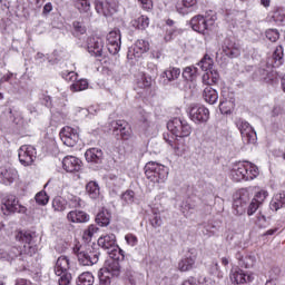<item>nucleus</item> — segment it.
<instances>
[{
  "label": "nucleus",
  "mask_w": 285,
  "mask_h": 285,
  "mask_svg": "<svg viewBox=\"0 0 285 285\" xmlns=\"http://www.w3.org/2000/svg\"><path fill=\"white\" fill-rule=\"evenodd\" d=\"M285 206V193H279L274 196L272 199L269 207L271 210H279V208H284Z\"/></svg>",
  "instance_id": "c85d7f7f"
},
{
  "label": "nucleus",
  "mask_w": 285,
  "mask_h": 285,
  "mask_svg": "<svg viewBox=\"0 0 285 285\" xmlns=\"http://www.w3.org/2000/svg\"><path fill=\"white\" fill-rule=\"evenodd\" d=\"M86 193L91 199H97L100 195L99 184L97 181H89L86 185Z\"/></svg>",
  "instance_id": "72a5a7b5"
},
{
  "label": "nucleus",
  "mask_w": 285,
  "mask_h": 285,
  "mask_svg": "<svg viewBox=\"0 0 285 285\" xmlns=\"http://www.w3.org/2000/svg\"><path fill=\"white\" fill-rule=\"evenodd\" d=\"M72 3L80 14H88L90 12V0H72Z\"/></svg>",
  "instance_id": "473e14b6"
},
{
  "label": "nucleus",
  "mask_w": 285,
  "mask_h": 285,
  "mask_svg": "<svg viewBox=\"0 0 285 285\" xmlns=\"http://www.w3.org/2000/svg\"><path fill=\"white\" fill-rule=\"evenodd\" d=\"M98 226H108L110 224V212L108 209L100 210L96 216Z\"/></svg>",
  "instance_id": "c9c22d12"
},
{
  "label": "nucleus",
  "mask_w": 285,
  "mask_h": 285,
  "mask_svg": "<svg viewBox=\"0 0 285 285\" xmlns=\"http://www.w3.org/2000/svg\"><path fill=\"white\" fill-rule=\"evenodd\" d=\"M166 141L174 148V153L178 157H184L188 151V145H186V140L184 139H176V141L166 139Z\"/></svg>",
  "instance_id": "393cba45"
},
{
  "label": "nucleus",
  "mask_w": 285,
  "mask_h": 285,
  "mask_svg": "<svg viewBox=\"0 0 285 285\" xmlns=\"http://www.w3.org/2000/svg\"><path fill=\"white\" fill-rule=\"evenodd\" d=\"M121 202H122V204H134V202H135V191L126 190L125 193H122Z\"/></svg>",
  "instance_id": "de8ad7c7"
},
{
  "label": "nucleus",
  "mask_w": 285,
  "mask_h": 285,
  "mask_svg": "<svg viewBox=\"0 0 285 285\" xmlns=\"http://www.w3.org/2000/svg\"><path fill=\"white\" fill-rule=\"evenodd\" d=\"M234 200H238L240 204L248 206V202H250V193L247 188H242L234 195Z\"/></svg>",
  "instance_id": "f704fd0d"
},
{
  "label": "nucleus",
  "mask_w": 285,
  "mask_h": 285,
  "mask_svg": "<svg viewBox=\"0 0 285 285\" xmlns=\"http://www.w3.org/2000/svg\"><path fill=\"white\" fill-rule=\"evenodd\" d=\"M261 205H258L257 202L252 200L250 204L247 207V215L248 217L255 215V213H257V209L259 208Z\"/></svg>",
  "instance_id": "680f3d73"
},
{
  "label": "nucleus",
  "mask_w": 285,
  "mask_h": 285,
  "mask_svg": "<svg viewBox=\"0 0 285 285\" xmlns=\"http://www.w3.org/2000/svg\"><path fill=\"white\" fill-rule=\"evenodd\" d=\"M69 204L71 208H81V206H83V200L78 196H71L69 198Z\"/></svg>",
  "instance_id": "052dcab7"
},
{
  "label": "nucleus",
  "mask_w": 285,
  "mask_h": 285,
  "mask_svg": "<svg viewBox=\"0 0 285 285\" xmlns=\"http://www.w3.org/2000/svg\"><path fill=\"white\" fill-rule=\"evenodd\" d=\"M268 66H272V68H279L282 63H284V47L278 46L274 50L272 57L268 59Z\"/></svg>",
  "instance_id": "4be33fe9"
},
{
  "label": "nucleus",
  "mask_w": 285,
  "mask_h": 285,
  "mask_svg": "<svg viewBox=\"0 0 285 285\" xmlns=\"http://www.w3.org/2000/svg\"><path fill=\"white\" fill-rule=\"evenodd\" d=\"M125 242L128 244V246L135 247L137 244H139V239L135 234H127L125 236Z\"/></svg>",
  "instance_id": "13d9d810"
},
{
  "label": "nucleus",
  "mask_w": 285,
  "mask_h": 285,
  "mask_svg": "<svg viewBox=\"0 0 285 285\" xmlns=\"http://www.w3.org/2000/svg\"><path fill=\"white\" fill-rule=\"evenodd\" d=\"M167 128L171 135L178 137L179 139H184L186 137H190L193 134V127L188 121L181 118H174L168 121Z\"/></svg>",
  "instance_id": "39448f33"
},
{
  "label": "nucleus",
  "mask_w": 285,
  "mask_h": 285,
  "mask_svg": "<svg viewBox=\"0 0 285 285\" xmlns=\"http://www.w3.org/2000/svg\"><path fill=\"white\" fill-rule=\"evenodd\" d=\"M48 194L46 191H40L36 195V202L39 204V206H46L49 202Z\"/></svg>",
  "instance_id": "864d4df0"
},
{
  "label": "nucleus",
  "mask_w": 285,
  "mask_h": 285,
  "mask_svg": "<svg viewBox=\"0 0 285 285\" xmlns=\"http://www.w3.org/2000/svg\"><path fill=\"white\" fill-rule=\"evenodd\" d=\"M177 35H179V31L170 28V29H167V32L165 35V41H173V37H177Z\"/></svg>",
  "instance_id": "0e129e2a"
},
{
  "label": "nucleus",
  "mask_w": 285,
  "mask_h": 285,
  "mask_svg": "<svg viewBox=\"0 0 285 285\" xmlns=\"http://www.w3.org/2000/svg\"><path fill=\"white\" fill-rule=\"evenodd\" d=\"M127 125H128V122L126 120H116V121H114L112 125H111L114 135L119 137V131L120 130H126Z\"/></svg>",
  "instance_id": "49530a36"
},
{
  "label": "nucleus",
  "mask_w": 285,
  "mask_h": 285,
  "mask_svg": "<svg viewBox=\"0 0 285 285\" xmlns=\"http://www.w3.org/2000/svg\"><path fill=\"white\" fill-rule=\"evenodd\" d=\"M53 10L52 3L48 2L43 6L42 14L43 17H48V14Z\"/></svg>",
  "instance_id": "774afa93"
},
{
  "label": "nucleus",
  "mask_w": 285,
  "mask_h": 285,
  "mask_svg": "<svg viewBox=\"0 0 285 285\" xmlns=\"http://www.w3.org/2000/svg\"><path fill=\"white\" fill-rule=\"evenodd\" d=\"M239 266H244L245 268H253L255 266V256L247 255L243 258V262L239 263Z\"/></svg>",
  "instance_id": "603ef678"
},
{
  "label": "nucleus",
  "mask_w": 285,
  "mask_h": 285,
  "mask_svg": "<svg viewBox=\"0 0 285 285\" xmlns=\"http://www.w3.org/2000/svg\"><path fill=\"white\" fill-rule=\"evenodd\" d=\"M95 8L98 14H104V17H111L115 14V7L110 6L108 1L96 0Z\"/></svg>",
  "instance_id": "5701e85b"
},
{
  "label": "nucleus",
  "mask_w": 285,
  "mask_h": 285,
  "mask_svg": "<svg viewBox=\"0 0 285 285\" xmlns=\"http://www.w3.org/2000/svg\"><path fill=\"white\" fill-rule=\"evenodd\" d=\"M150 50V43L144 39L137 40L134 45V57H141V55Z\"/></svg>",
  "instance_id": "bb28decb"
},
{
  "label": "nucleus",
  "mask_w": 285,
  "mask_h": 285,
  "mask_svg": "<svg viewBox=\"0 0 285 285\" xmlns=\"http://www.w3.org/2000/svg\"><path fill=\"white\" fill-rule=\"evenodd\" d=\"M72 279V275L68 272H65L59 276L58 284L59 285H68L70 284V281Z\"/></svg>",
  "instance_id": "4d7b16f0"
},
{
  "label": "nucleus",
  "mask_w": 285,
  "mask_h": 285,
  "mask_svg": "<svg viewBox=\"0 0 285 285\" xmlns=\"http://www.w3.org/2000/svg\"><path fill=\"white\" fill-rule=\"evenodd\" d=\"M195 262H197V250L190 249L184 258L178 262V271L180 273H188L195 268Z\"/></svg>",
  "instance_id": "2eb2a0df"
},
{
  "label": "nucleus",
  "mask_w": 285,
  "mask_h": 285,
  "mask_svg": "<svg viewBox=\"0 0 285 285\" xmlns=\"http://www.w3.org/2000/svg\"><path fill=\"white\" fill-rule=\"evenodd\" d=\"M81 90H88V80H86V79L76 80L70 86L71 92H81Z\"/></svg>",
  "instance_id": "ea45409f"
},
{
  "label": "nucleus",
  "mask_w": 285,
  "mask_h": 285,
  "mask_svg": "<svg viewBox=\"0 0 285 285\" xmlns=\"http://www.w3.org/2000/svg\"><path fill=\"white\" fill-rule=\"evenodd\" d=\"M107 48L110 55H118L121 50V31L112 30L107 35Z\"/></svg>",
  "instance_id": "ddd939ff"
},
{
  "label": "nucleus",
  "mask_w": 285,
  "mask_h": 285,
  "mask_svg": "<svg viewBox=\"0 0 285 285\" xmlns=\"http://www.w3.org/2000/svg\"><path fill=\"white\" fill-rule=\"evenodd\" d=\"M124 141H128V139H130V137H132V129L130 128V125L127 124V126L125 127V129L119 131L118 135Z\"/></svg>",
  "instance_id": "3c124183"
},
{
  "label": "nucleus",
  "mask_w": 285,
  "mask_h": 285,
  "mask_svg": "<svg viewBox=\"0 0 285 285\" xmlns=\"http://www.w3.org/2000/svg\"><path fill=\"white\" fill-rule=\"evenodd\" d=\"M136 86L140 89L150 88V86H153V78L141 72L137 76Z\"/></svg>",
  "instance_id": "2f4dec72"
},
{
  "label": "nucleus",
  "mask_w": 285,
  "mask_h": 285,
  "mask_svg": "<svg viewBox=\"0 0 285 285\" xmlns=\"http://www.w3.org/2000/svg\"><path fill=\"white\" fill-rule=\"evenodd\" d=\"M229 279L232 284H246L247 282H253V274H247L240 268H233L229 274Z\"/></svg>",
  "instance_id": "dca6fc26"
},
{
  "label": "nucleus",
  "mask_w": 285,
  "mask_h": 285,
  "mask_svg": "<svg viewBox=\"0 0 285 285\" xmlns=\"http://www.w3.org/2000/svg\"><path fill=\"white\" fill-rule=\"evenodd\" d=\"M86 160L91 164H101L104 151L99 148H90L85 153Z\"/></svg>",
  "instance_id": "a878e982"
},
{
  "label": "nucleus",
  "mask_w": 285,
  "mask_h": 285,
  "mask_svg": "<svg viewBox=\"0 0 285 285\" xmlns=\"http://www.w3.org/2000/svg\"><path fill=\"white\" fill-rule=\"evenodd\" d=\"M73 253L77 255L78 262L81 266H92L99 262V253L88 252L86 247L81 245H76L73 247Z\"/></svg>",
  "instance_id": "0eeeda50"
},
{
  "label": "nucleus",
  "mask_w": 285,
  "mask_h": 285,
  "mask_svg": "<svg viewBox=\"0 0 285 285\" xmlns=\"http://www.w3.org/2000/svg\"><path fill=\"white\" fill-rule=\"evenodd\" d=\"M181 75V69L177 67H169L164 71V77L168 79L169 81H175L176 79H179V76Z\"/></svg>",
  "instance_id": "4c0bfd02"
},
{
  "label": "nucleus",
  "mask_w": 285,
  "mask_h": 285,
  "mask_svg": "<svg viewBox=\"0 0 285 285\" xmlns=\"http://www.w3.org/2000/svg\"><path fill=\"white\" fill-rule=\"evenodd\" d=\"M98 246H100V248H104L105 250H111L108 252L109 255H114V257L117 255V248H119V246H117V236H115V234H107L105 236H100L98 238Z\"/></svg>",
  "instance_id": "4468645a"
},
{
  "label": "nucleus",
  "mask_w": 285,
  "mask_h": 285,
  "mask_svg": "<svg viewBox=\"0 0 285 285\" xmlns=\"http://www.w3.org/2000/svg\"><path fill=\"white\" fill-rule=\"evenodd\" d=\"M121 274V265H119V261L110 258L105 262L102 268H100L98 273V277L100 282H106V284H110V277H119Z\"/></svg>",
  "instance_id": "423d86ee"
},
{
  "label": "nucleus",
  "mask_w": 285,
  "mask_h": 285,
  "mask_svg": "<svg viewBox=\"0 0 285 285\" xmlns=\"http://www.w3.org/2000/svg\"><path fill=\"white\" fill-rule=\"evenodd\" d=\"M195 8H197V0H178L176 3L178 14H189Z\"/></svg>",
  "instance_id": "aec40b11"
},
{
  "label": "nucleus",
  "mask_w": 285,
  "mask_h": 285,
  "mask_svg": "<svg viewBox=\"0 0 285 285\" xmlns=\"http://www.w3.org/2000/svg\"><path fill=\"white\" fill-rule=\"evenodd\" d=\"M1 210L4 215H10L11 213H26L27 208L19 204L16 196L9 195L2 199Z\"/></svg>",
  "instance_id": "9b49d317"
},
{
  "label": "nucleus",
  "mask_w": 285,
  "mask_h": 285,
  "mask_svg": "<svg viewBox=\"0 0 285 285\" xmlns=\"http://www.w3.org/2000/svg\"><path fill=\"white\" fill-rule=\"evenodd\" d=\"M259 175V168L250 161H239L233 165L230 177L234 181H250Z\"/></svg>",
  "instance_id": "f257e3e1"
},
{
  "label": "nucleus",
  "mask_w": 285,
  "mask_h": 285,
  "mask_svg": "<svg viewBox=\"0 0 285 285\" xmlns=\"http://www.w3.org/2000/svg\"><path fill=\"white\" fill-rule=\"evenodd\" d=\"M198 66L204 72L213 70V58H210L208 55H205L204 58L198 62Z\"/></svg>",
  "instance_id": "a19ab883"
},
{
  "label": "nucleus",
  "mask_w": 285,
  "mask_h": 285,
  "mask_svg": "<svg viewBox=\"0 0 285 285\" xmlns=\"http://www.w3.org/2000/svg\"><path fill=\"white\" fill-rule=\"evenodd\" d=\"M272 19L275 21V23H284L285 21V10L283 8L276 9L274 12H272Z\"/></svg>",
  "instance_id": "c03bdc74"
},
{
  "label": "nucleus",
  "mask_w": 285,
  "mask_h": 285,
  "mask_svg": "<svg viewBox=\"0 0 285 285\" xmlns=\"http://www.w3.org/2000/svg\"><path fill=\"white\" fill-rule=\"evenodd\" d=\"M77 285H92L95 284V276L90 272H83L80 274L76 282Z\"/></svg>",
  "instance_id": "e433bc0d"
},
{
  "label": "nucleus",
  "mask_w": 285,
  "mask_h": 285,
  "mask_svg": "<svg viewBox=\"0 0 285 285\" xmlns=\"http://www.w3.org/2000/svg\"><path fill=\"white\" fill-rule=\"evenodd\" d=\"M268 223V219L266 216L262 213L257 215L256 224L259 226V228H265L266 224Z\"/></svg>",
  "instance_id": "e2e57ef3"
},
{
  "label": "nucleus",
  "mask_w": 285,
  "mask_h": 285,
  "mask_svg": "<svg viewBox=\"0 0 285 285\" xmlns=\"http://www.w3.org/2000/svg\"><path fill=\"white\" fill-rule=\"evenodd\" d=\"M79 75L75 71H65L62 72V79L66 81H72L73 83L77 81Z\"/></svg>",
  "instance_id": "bf43d9fd"
},
{
  "label": "nucleus",
  "mask_w": 285,
  "mask_h": 285,
  "mask_svg": "<svg viewBox=\"0 0 285 285\" xmlns=\"http://www.w3.org/2000/svg\"><path fill=\"white\" fill-rule=\"evenodd\" d=\"M18 157L22 166H32L37 159V149L32 145H22L18 150Z\"/></svg>",
  "instance_id": "9d476101"
},
{
  "label": "nucleus",
  "mask_w": 285,
  "mask_h": 285,
  "mask_svg": "<svg viewBox=\"0 0 285 285\" xmlns=\"http://www.w3.org/2000/svg\"><path fill=\"white\" fill-rule=\"evenodd\" d=\"M62 168L66 173H79L81 170V160L75 156H67L62 159Z\"/></svg>",
  "instance_id": "a211bd4d"
},
{
  "label": "nucleus",
  "mask_w": 285,
  "mask_h": 285,
  "mask_svg": "<svg viewBox=\"0 0 285 285\" xmlns=\"http://www.w3.org/2000/svg\"><path fill=\"white\" fill-rule=\"evenodd\" d=\"M67 219L71 224H86V222H90V215L83 210H71L67 214Z\"/></svg>",
  "instance_id": "412c9836"
},
{
  "label": "nucleus",
  "mask_w": 285,
  "mask_h": 285,
  "mask_svg": "<svg viewBox=\"0 0 285 285\" xmlns=\"http://www.w3.org/2000/svg\"><path fill=\"white\" fill-rule=\"evenodd\" d=\"M188 115L190 121L197 125L208 124V120L210 119V110H208V108L205 106L193 105L189 108Z\"/></svg>",
  "instance_id": "1a4fd4ad"
},
{
  "label": "nucleus",
  "mask_w": 285,
  "mask_h": 285,
  "mask_svg": "<svg viewBox=\"0 0 285 285\" xmlns=\"http://www.w3.org/2000/svg\"><path fill=\"white\" fill-rule=\"evenodd\" d=\"M0 181L2 184H12L17 179V170L14 169H3L0 174Z\"/></svg>",
  "instance_id": "7c9ffc66"
},
{
  "label": "nucleus",
  "mask_w": 285,
  "mask_h": 285,
  "mask_svg": "<svg viewBox=\"0 0 285 285\" xmlns=\"http://www.w3.org/2000/svg\"><path fill=\"white\" fill-rule=\"evenodd\" d=\"M183 77L186 81H194V79H197V67H186L183 71Z\"/></svg>",
  "instance_id": "79ce46f5"
},
{
  "label": "nucleus",
  "mask_w": 285,
  "mask_h": 285,
  "mask_svg": "<svg viewBox=\"0 0 285 285\" xmlns=\"http://www.w3.org/2000/svg\"><path fill=\"white\" fill-rule=\"evenodd\" d=\"M87 50L94 57H101L104 55V40L98 37L88 38Z\"/></svg>",
  "instance_id": "f3484780"
},
{
  "label": "nucleus",
  "mask_w": 285,
  "mask_h": 285,
  "mask_svg": "<svg viewBox=\"0 0 285 285\" xmlns=\"http://www.w3.org/2000/svg\"><path fill=\"white\" fill-rule=\"evenodd\" d=\"M248 205L239 202V200H235L233 203V214L237 215V216H242L244 215V213H246V208Z\"/></svg>",
  "instance_id": "37998d69"
},
{
  "label": "nucleus",
  "mask_w": 285,
  "mask_h": 285,
  "mask_svg": "<svg viewBox=\"0 0 285 285\" xmlns=\"http://www.w3.org/2000/svg\"><path fill=\"white\" fill-rule=\"evenodd\" d=\"M98 230V226L89 225V227L83 232L82 239H85V242H90Z\"/></svg>",
  "instance_id": "a18cd8bd"
},
{
  "label": "nucleus",
  "mask_w": 285,
  "mask_h": 285,
  "mask_svg": "<svg viewBox=\"0 0 285 285\" xmlns=\"http://www.w3.org/2000/svg\"><path fill=\"white\" fill-rule=\"evenodd\" d=\"M72 28H73V33L76 35V37L86 35V26H83L81 22L73 21Z\"/></svg>",
  "instance_id": "8fccbe9b"
},
{
  "label": "nucleus",
  "mask_w": 285,
  "mask_h": 285,
  "mask_svg": "<svg viewBox=\"0 0 285 285\" xmlns=\"http://www.w3.org/2000/svg\"><path fill=\"white\" fill-rule=\"evenodd\" d=\"M145 175L154 184H165L168 179V167L150 161L145 166Z\"/></svg>",
  "instance_id": "7ed1b4c3"
},
{
  "label": "nucleus",
  "mask_w": 285,
  "mask_h": 285,
  "mask_svg": "<svg viewBox=\"0 0 285 285\" xmlns=\"http://www.w3.org/2000/svg\"><path fill=\"white\" fill-rule=\"evenodd\" d=\"M60 139L68 148H75V145L79 144V129H75L70 126L63 127L60 130Z\"/></svg>",
  "instance_id": "f8f14e48"
},
{
  "label": "nucleus",
  "mask_w": 285,
  "mask_h": 285,
  "mask_svg": "<svg viewBox=\"0 0 285 285\" xmlns=\"http://www.w3.org/2000/svg\"><path fill=\"white\" fill-rule=\"evenodd\" d=\"M150 224L153 228H159V226H161L163 224L161 216H154V218L150 219Z\"/></svg>",
  "instance_id": "69168bd1"
},
{
  "label": "nucleus",
  "mask_w": 285,
  "mask_h": 285,
  "mask_svg": "<svg viewBox=\"0 0 285 285\" xmlns=\"http://www.w3.org/2000/svg\"><path fill=\"white\" fill-rule=\"evenodd\" d=\"M131 26L136 30H146L150 26V19L147 16H140L131 20Z\"/></svg>",
  "instance_id": "c756f323"
},
{
  "label": "nucleus",
  "mask_w": 285,
  "mask_h": 285,
  "mask_svg": "<svg viewBox=\"0 0 285 285\" xmlns=\"http://www.w3.org/2000/svg\"><path fill=\"white\" fill-rule=\"evenodd\" d=\"M215 21H217V13L209 11L205 16H195L191 18L190 26L195 32L204 35L206 30H213Z\"/></svg>",
  "instance_id": "20e7f679"
},
{
  "label": "nucleus",
  "mask_w": 285,
  "mask_h": 285,
  "mask_svg": "<svg viewBox=\"0 0 285 285\" xmlns=\"http://www.w3.org/2000/svg\"><path fill=\"white\" fill-rule=\"evenodd\" d=\"M203 83H205V86H213L210 71H206V73L203 76Z\"/></svg>",
  "instance_id": "338daca9"
},
{
  "label": "nucleus",
  "mask_w": 285,
  "mask_h": 285,
  "mask_svg": "<svg viewBox=\"0 0 285 285\" xmlns=\"http://www.w3.org/2000/svg\"><path fill=\"white\" fill-rule=\"evenodd\" d=\"M68 271H70V259L67 256H60L55 265V274L61 276Z\"/></svg>",
  "instance_id": "b1692460"
},
{
  "label": "nucleus",
  "mask_w": 285,
  "mask_h": 285,
  "mask_svg": "<svg viewBox=\"0 0 285 285\" xmlns=\"http://www.w3.org/2000/svg\"><path fill=\"white\" fill-rule=\"evenodd\" d=\"M203 97L207 104H217V100L219 99V95L217 94V90L213 89V87L207 86L203 91Z\"/></svg>",
  "instance_id": "cd10ccee"
},
{
  "label": "nucleus",
  "mask_w": 285,
  "mask_h": 285,
  "mask_svg": "<svg viewBox=\"0 0 285 285\" xmlns=\"http://www.w3.org/2000/svg\"><path fill=\"white\" fill-rule=\"evenodd\" d=\"M233 107V102L228 100H223L219 104V110L223 112V115H228L230 112V108Z\"/></svg>",
  "instance_id": "6e6d98bb"
},
{
  "label": "nucleus",
  "mask_w": 285,
  "mask_h": 285,
  "mask_svg": "<svg viewBox=\"0 0 285 285\" xmlns=\"http://www.w3.org/2000/svg\"><path fill=\"white\" fill-rule=\"evenodd\" d=\"M67 205L68 202H66V199L61 198L60 196L53 198L52 200V208L56 213H63V210H66Z\"/></svg>",
  "instance_id": "58836bf2"
},
{
  "label": "nucleus",
  "mask_w": 285,
  "mask_h": 285,
  "mask_svg": "<svg viewBox=\"0 0 285 285\" xmlns=\"http://www.w3.org/2000/svg\"><path fill=\"white\" fill-rule=\"evenodd\" d=\"M265 37L266 39H268V41H272L273 43H275V41L279 39V31H277L276 29H268L265 32Z\"/></svg>",
  "instance_id": "5fc2aeb1"
},
{
  "label": "nucleus",
  "mask_w": 285,
  "mask_h": 285,
  "mask_svg": "<svg viewBox=\"0 0 285 285\" xmlns=\"http://www.w3.org/2000/svg\"><path fill=\"white\" fill-rule=\"evenodd\" d=\"M266 197H268V191L262 189L255 194L252 200L256 202V204L262 206V204H264V202L266 200Z\"/></svg>",
  "instance_id": "09e8293b"
},
{
  "label": "nucleus",
  "mask_w": 285,
  "mask_h": 285,
  "mask_svg": "<svg viewBox=\"0 0 285 285\" xmlns=\"http://www.w3.org/2000/svg\"><path fill=\"white\" fill-rule=\"evenodd\" d=\"M236 127L242 135L244 144H255V141H257V132H255V129L248 121L239 118L236 120Z\"/></svg>",
  "instance_id": "6e6552de"
},
{
  "label": "nucleus",
  "mask_w": 285,
  "mask_h": 285,
  "mask_svg": "<svg viewBox=\"0 0 285 285\" xmlns=\"http://www.w3.org/2000/svg\"><path fill=\"white\" fill-rule=\"evenodd\" d=\"M16 239L24 244L23 249L19 252V248L12 247L9 254L10 259H14V257H19V255H29V257L37 255L39 247L37 243L32 240V234H30V232H18Z\"/></svg>",
  "instance_id": "f03ea898"
},
{
  "label": "nucleus",
  "mask_w": 285,
  "mask_h": 285,
  "mask_svg": "<svg viewBox=\"0 0 285 285\" xmlns=\"http://www.w3.org/2000/svg\"><path fill=\"white\" fill-rule=\"evenodd\" d=\"M223 52L226 57H229V59H235V57L242 55V48L239 47V43L226 39L223 46Z\"/></svg>",
  "instance_id": "6ab92c4d"
}]
</instances>
